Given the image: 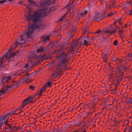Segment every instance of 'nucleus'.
<instances>
[{
	"label": "nucleus",
	"instance_id": "obj_46",
	"mask_svg": "<svg viewBox=\"0 0 132 132\" xmlns=\"http://www.w3.org/2000/svg\"><path fill=\"white\" fill-rule=\"evenodd\" d=\"M14 128H16L17 129H19L21 128V127L20 126H18L17 127H15Z\"/></svg>",
	"mask_w": 132,
	"mask_h": 132
},
{
	"label": "nucleus",
	"instance_id": "obj_2",
	"mask_svg": "<svg viewBox=\"0 0 132 132\" xmlns=\"http://www.w3.org/2000/svg\"><path fill=\"white\" fill-rule=\"evenodd\" d=\"M50 4L49 0H46L41 4L44 10H39L34 14V30L35 29H39L41 25L40 22L46 16L47 13L44 10H47V6Z\"/></svg>",
	"mask_w": 132,
	"mask_h": 132
},
{
	"label": "nucleus",
	"instance_id": "obj_60",
	"mask_svg": "<svg viewBox=\"0 0 132 132\" xmlns=\"http://www.w3.org/2000/svg\"><path fill=\"white\" fill-rule=\"evenodd\" d=\"M107 6H107V4L106 3H105V7L106 8L107 7Z\"/></svg>",
	"mask_w": 132,
	"mask_h": 132
},
{
	"label": "nucleus",
	"instance_id": "obj_45",
	"mask_svg": "<svg viewBox=\"0 0 132 132\" xmlns=\"http://www.w3.org/2000/svg\"><path fill=\"white\" fill-rule=\"evenodd\" d=\"M102 31H101L100 30H99V31H98L96 32L95 33V34H98V33H100V32H101Z\"/></svg>",
	"mask_w": 132,
	"mask_h": 132
},
{
	"label": "nucleus",
	"instance_id": "obj_35",
	"mask_svg": "<svg viewBox=\"0 0 132 132\" xmlns=\"http://www.w3.org/2000/svg\"><path fill=\"white\" fill-rule=\"evenodd\" d=\"M111 6L112 7H115V5L114 4V2H111Z\"/></svg>",
	"mask_w": 132,
	"mask_h": 132
},
{
	"label": "nucleus",
	"instance_id": "obj_40",
	"mask_svg": "<svg viewBox=\"0 0 132 132\" xmlns=\"http://www.w3.org/2000/svg\"><path fill=\"white\" fill-rule=\"evenodd\" d=\"M6 1V0H4V1L2 0L0 1V4H3L4 3L5 1Z\"/></svg>",
	"mask_w": 132,
	"mask_h": 132
},
{
	"label": "nucleus",
	"instance_id": "obj_3",
	"mask_svg": "<svg viewBox=\"0 0 132 132\" xmlns=\"http://www.w3.org/2000/svg\"><path fill=\"white\" fill-rule=\"evenodd\" d=\"M56 59L60 61L59 64L57 66L61 68L66 66V63L69 60V58L67 57V55L63 51H61L57 56Z\"/></svg>",
	"mask_w": 132,
	"mask_h": 132
},
{
	"label": "nucleus",
	"instance_id": "obj_31",
	"mask_svg": "<svg viewBox=\"0 0 132 132\" xmlns=\"http://www.w3.org/2000/svg\"><path fill=\"white\" fill-rule=\"evenodd\" d=\"M114 14V13L112 12L111 13L108 14L107 15L108 16H111Z\"/></svg>",
	"mask_w": 132,
	"mask_h": 132
},
{
	"label": "nucleus",
	"instance_id": "obj_21",
	"mask_svg": "<svg viewBox=\"0 0 132 132\" xmlns=\"http://www.w3.org/2000/svg\"><path fill=\"white\" fill-rule=\"evenodd\" d=\"M61 51H62L60 49H58L56 50L55 51V52L56 53H59H59H60Z\"/></svg>",
	"mask_w": 132,
	"mask_h": 132
},
{
	"label": "nucleus",
	"instance_id": "obj_64",
	"mask_svg": "<svg viewBox=\"0 0 132 132\" xmlns=\"http://www.w3.org/2000/svg\"><path fill=\"white\" fill-rule=\"evenodd\" d=\"M79 130H77L76 131H75V132H79Z\"/></svg>",
	"mask_w": 132,
	"mask_h": 132
},
{
	"label": "nucleus",
	"instance_id": "obj_50",
	"mask_svg": "<svg viewBox=\"0 0 132 132\" xmlns=\"http://www.w3.org/2000/svg\"><path fill=\"white\" fill-rule=\"evenodd\" d=\"M104 60L105 62H106L107 61V58L104 59Z\"/></svg>",
	"mask_w": 132,
	"mask_h": 132
},
{
	"label": "nucleus",
	"instance_id": "obj_48",
	"mask_svg": "<svg viewBox=\"0 0 132 132\" xmlns=\"http://www.w3.org/2000/svg\"><path fill=\"white\" fill-rule=\"evenodd\" d=\"M13 127H12L11 126H9V128H8L9 129H12L13 128Z\"/></svg>",
	"mask_w": 132,
	"mask_h": 132
},
{
	"label": "nucleus",
	"instance_id": "obj_1",
	"mask_svg": "<svg viewBox=\"0 0 132 132\" xmlns=\"http://www.w3.org/2000/svg\"><path fill=\"white\" fill-rule=\"evenodd\" d=\"M30 4L29 6V11L28 15L26 16V18L29 23L28 28L24 32L22 35L18 39L14 45H17L20 44H22L26 43V40L28 38L32 39L33 34V12H32L33 6V0H28ZM11 47V48L12 49V46Z\"/></svg>",
	"mask_w": 132,
	"mask_h": 132
},
{
	"label": "nucleus",
	"instance_id": "obj_30",
	"mask_svg": "<svg viewBox=\"0 0 132 132\" xmlns=\"http://www.w3.org/2000/svg\"><path fill=\"white\" fill-rule=\"evenodd\" d=\"M109 66H110V68H109V69L112 72L114 71L113 68V67L110 66V65H109Z\"/></svg>",
	"mask_w": 132,
	"mask_h": 132
},
{
	"label": "nucleus",
	"instance_id": "obj_13",
	"mask_svg": "<svg viewBox=\"0 0 132 132\" xmlns=\"http://www.w3.org/2000/svg\"><path fill=\"white\" fill-rule=\"evenodd\" d=\"M50 35L48 36H44L42 38L43 42L45 44H46L50 40L49 37L50 36Z\"/></svg>",
	"mask_w": 132,
	"mask_h": 132
},
{
	"label": "nucleus",
	"instance_id": "obj_47",
	"mask_svg": "<svg viewBox=\"0 0 132 132\" xmlns=\"http://www.w3.org/2000/svg\"><path fill=\"white\" fill-rule=\"evenodd\" d=\"M3 121H1L0 122V128L2 127L1 125L3 124Z\"/></svg>",
	"mask_w": 132,
	"mask_h": 132
},
{
	"label": "nucleus",
	"instance_id": "obj_5",
	"mask_svg": "<svg viewBox=\"0 0 132 132\" xmlns=\"http://www.w3.org/2000/svg\"><path fill=\"white\" fill-rule=\"evenodd\" d=\"M122 66L121 65L120 67L118 68V72L119 73V75L117 76L115 73L112 72L110 75V78H112L113 77L117 78L116 79H117L118 82L121 81L122 79L121 78L123 74V72L121 71V70L122 69Z\"/></svg>",
	"mask_w": 132,
	"mask_h": 132
},
{
	"label": "nucleus",
	"instance_id": "obj_22",
	"mask_svg": "<svg viewBox=\"0 0 132 132\" xmlns=\"http://www.w3.org/2000/svg\"><path fill=\"white\" fill-rule=\"evenodd\" d=\"M118 39L116 40L113 42V44L115 46L117 45L118 44Z\"/></svg>",
	"mask_w": 132,
	"mask_h": 132
},
{
	"label": "nucleus",
	"instance_id": "obj_36",
	"mask_svg": "<svg viewBox=\"0 0 132 132\" xmlns=\"http://www.w3.org/2000/svg\"><path fill=\"white\" fill-rule=\"evenodd\" d=\"M39 71H35V72H34V75H36L39 72Z\"/></svg>",
	"mask_w": 132,
	"mask_h": 132
},
{
	"label": "nucleus",
	"instance_id": "obj_11",
	"mask_svg": "<svg viewBox=\"0 0 132 132\" xmlns=\"http://www.w3.org/2000/svg\"><path fill=\"white\" fill-rule=\"evenodd\" d=\"M61 68L57 66L56 68V70L55 71V73H53L52 75V77L53 78H55L57 76L60 75V74L59 73L60 71V69Z\"/></svg>",
	"mask_w": 132,
	"mask_h": 132
},
{
	"label": "nucleus",
	"instance_id": "obj_57",
	"mask_svg": "<svg viewBox=\"0 0 132 132\" xmlns=\"http://www.w3.org/2000/svg\"><path fill=\"white\" fill-rule=\"evenodd\" d=\"M96 38V37H92V40H93L95 38Z\"/></svg>",
	"mask_w": 132,
	"mask_h": 132
},
{
	"label": "nucleus",
	"instance_id": "obj_62",
	"mask_svg": "<svg viewBox=\"0 0 132 132\" xmlns=\"http://www.w3.org/2000/svg\"><path fill=\"white\" fill-rule=\"evenodd\" d=\"M33 3H34V6L35 5V4H36V3H35V2H34H34H33Z\"/></svg>",
	"mask_w": 132,
	"mask_h": 132
},
{
	"label": "nucleus",
	"instance_id": "obj_16",
	"mask_svg": "<svg viewBox=\"0 0 132 132\" xmlns=\"http://www.w3.org/2000/svg\"><path fill=\"white\" fill-rule=\"evenodd\" d=\"M46 50L44 47H40L38 49L37 52L38 53H42L46 51Z\"/></svg>",
	"mask_w": 132,
	"mask_h": 132
},
{
	"label": "nucleus",
	"instance_id": "obj_58",
	"mask_svg": "<svg viewBox=\"0 0 132 132\" xmlns=\"http://www.w3.org/2000/svg\"><path fill=\"white\" fill-rule=\"evenodd\" d=\"M7 122H6V124L8 126H9V125H9V124H8L7 123Z\"/></svg>",
	"mask_w": 132,
	"mask_h": 132
},
{
	"label": "nucleus",
	"instance_id": "obj_59",
	"mask_svg": "<svg viewBox=\"0 0 132 132\" xmlns=\"http://www.w3.org/2000/svg\"><path fill=\"white\" fill-rule=\"evenodd\" d=\"M7 122H6V124L8 126H9V125H9V124H8L7 123Z\"/></svg>",
	"mask_w": 132,
	"mask_h": 132
},
{
	"label": "nucleus",
	"instance_id": "obj_18",
	"mask_svg": "<svg viewBox=\"0 0 132 132\" xmlns=\"http://www.w3.org/2000/svg\"><path fill=\"white\" fill-rule=\"evenodd\" d=\"M88 12L87 10H85L81 13L80 15L81 16L84 17L85 16V15Z\"/></svg>",
	"mask_w": 132,
	"mask_h": 132
},
{
	"label": "nucleus",
	"instance_id": "obj_42",
	"mask_svg": "<svg viewBox=\"0 0 132 132\" xmlns=\"http://www.w3.org/2000/svg\"><path fill=\"white\" fill-rule=\"evenodd\" d=\"M103 59L107 58L106 55H104L103 56Z\"/></svg>",
	"mask_w": 132,
	"mask_h": 132
},
{
	"label": "nucleus",
	"instance_id": "obj_7",
	"mask_svg": "<svg viewBox=\"0 0 132 132\" xmlns=\"http://www.w3.org/2000/svg\"><path fill=\"white\" fill-rule=\"evenodd\" d=\"M118 29L117 27L114 28L113 27L112 25L109 26L108 28L105 31V32L107 33H109L110 34L109 36L113 34L115 32L116 30Z\"/></svg>",
	"mask_w": 132,
	"mask_h": 132
},
{
	"label": "nucleus",
	"instance_id": "obj_14",
	"mask_svg": "<svg viewBox=\"0 0 132 132\" xmlns=\"http://www.w3.org/2000/svg\"><path fill=\"white\" fill-rule=\"evenodd\" d=\"M9 114H8L4 116L2 118H0V121H1L2 120H4L5 119V122H7V119L9 118Z\"/></svg>",
	"mask_w": 132,
	"mask_h": 132
},
{
	"label": "nucleus",
	"instance_id": "obj_49",
	"mask_svg": "<svg viewBox=\"0 0 132 132\" xmlns=\"http://www.w3.org/2000/svg\"><path fill=\"white\" fill-rule=\"evenodd\" d=\"M46 89V88L45 87H44L42 88V91H45Z\"/></svg>",
	"mask_w": 132,
	"mask_h": 132
},
{
	"label": "nucleus",
	"instance_id": "obj_41",
	"mask_svg": "<svg viewBox=\"0 0 132 132\" xmlns=\"http://www.w3.org/2000/svg\"><path fill=\"white\" fill-rule=\"evenodd\" d=\"M29 88L31 89L32 90H33V86L32 85H30L29 86Z\"/></svg>",
	"mask_w": 132,
	"mask_h": 132
},
{
	"label": "nucleus",
	"instance_id": "obj_27",
	"mask_svg": "<svg viewBox=\"0 0 132 132\" xmlns=\"http://www.w3.org/2000/svg\"><path fill=\"white\" fill-rule=\"evenodd\" d=\"M74 47L71 45V46L69 47V50L71 52L73 50Z\"/></svg>",
	"mask_w": 132,
	"mask_h": 132
},
{
	"label": "nucleus",
	"instance_id": "obj_9",
	"mask_svg": "<svg viewBox=\"0 0 132 132\" xmlns=\"http://www.w3.org/2000/svg\"><path fill=\"white\" fill-rule=\"evenodd\" d=\"M33 96H30L23 101V104L27 105L29 103H32L33 102Z\"/></svg>",
	"mask_w": 132,
	"mask_h": 132
},
{
	"label": "nucleus",
	"instance_id": "obj_19",
	"mask_svg": "<svg viewBox=\"0 0 132 132\" xmlns=\"http://www.w3.org/2000/svg\"><path fill=\"white\" fill-rule=\"evenodd\" d=\"M19 82H14L13 84V85L12 86L13 87H17L19 86Z\"/></svg>",
	"mask_w": 132,
	"mask_h": 132
},
{
	"label": "nucleus",
	"instance_id": "obj_33",
	"mask_svg": "<svg viewBox=\"0 0 132 132\" xmlns=\"http://www.w3.org/2000/svg\"><path fill=\"white\" fill-rule=\"evenodd\" d=\"M131 100V98L129 99V100L127 101V103L129 104L132 103V102Z\"/></svg>",
	"mask_w": 132,
	"mask_h": 132
},
{
	"label": "nucleus",
	"instance_id": "obj_26",
	"mask_svg": "<svg viewBox=\"0 0 132 132\" xmlns=\"http://www.w3.org/2000/svg\"><path fill=\"white\" fill-rule=\"evenodd\" d=\"M128 13L130 15H132V9L128 10Z\"/></svg>",
	"mask_w": 132,
	"mask_h": 132
},
{
	"label": "nucleus",
	"instance_id": "obj_25",
	"mask_svg": "<svg viewBox=\"0 0 132 132\" xmlns=\"http://www.w3.org/2000/svg\"><path fill=\"white\" fill-rule=\"evenodd\" d=\"M52 82L51 81H48L47 83V87H50L51 86Z\"/></svg>",
	"mask_w": 132,
	"mask_h": 132
},
{
	"label": "nucleus",
	"instance_id": "obj_51",
	"mask_svg": "<svg viewBox=\"0 0 132 132\" xmlns=\"http://www.w3.org/2000/svg\"><path fill=\"white\" fill-rule=\"evenodd\" d=\"M96 37H98V38H101V37H100V36H99H99H97L96 37Z\"/></svg>",
	"mask_w": 132,
	"mask_h": 132
},
{
	"label": "nucleus",
	"instance_id": "obj_24",
	"mask_svg": "<svg viewBox=\"0 0 132 132\" xmlns=\"http://www.w3.org/2000/svg\"><path fill=\"white\" fill-rule=\"evenodd\" d=\"M77 45V42H75L73 43H72L71 44V46L73 47H74L76 46Z\"/></svg>",
	"mask_w": 132,
	"mask_h": 132
},
{
	"label": "nucleus",
	"instance_id": "obj_56",
	"mask_svg": "<svg viewBox=\"0 0 132 132\" xmlns=\"http://www.w3.org/2000/svg\"><path fill=\"white\" fill-rule=\"evenodd\" d=\"M73 10H74V11H73V13H74V12H75V11L74 10L75 9H75V7H73Z\"/></svg>",
	"mask_w": 132,
	"mask_h": 132
},
{
	"label": "nucleus",
	"instance_id": "obj_29",
	"mask_svg": "<svg viewBox=\"0 0 132 132\" xmlns=\"http://www.w3.org/2000/svg\"><path fill=\"white\" fill-rule=\"evenodd\" d=\"M12 78V77L11 76H6V80H10V79H11Z\"/></svg>",
	"mask_w": 132,
	"mask_h": 132
},
{
	"label": "nucleus",
	"instance_id": "obj_39",
	"mask_svg": "<svg viewBox=\"0 0 132 132\" xmlns=\"http://www.w3.org/2000/svg\"><path fill=\"white\" fill-rule=\"evenodd\" d=\"M36 118H35L34 119V125L35 126V128H37V126H36V124L34 123L35 121H36Z\"/></svg>",
	"mask_w": 132,
	"mask_h": 132
},
{
	"label": "nucleus",
	"instance_id": "obj_17",
	"mask_svg": "<svg viewBox=\"0 0 132 132\" xmlns=\"http://www.w3.org/2000/svg\"><path fill=\"white\" fill-rule=\"evenodd\" d=\"M84 45H86L87 47L89 43V40L88 38L85 37L84 39Z\"/></svg>",
	"mask_w": 132,
	"mask_h": 132
},
{
	"label": "nucleus",
	"instance_id": "obj_28",
	"mask_svg": "<svg viewBox=\"0 0 132 132\" xmlns=\"http://www.w3.org/2000/svg\"><path fill=\"white\" fill-rule=\"evenodd\" d=\"M122 18H120L117 20V22L120 24H122V23L120 22L121 20H122Z\"/></svg>",
	"mask_w": 132,
	"mask_h": 132
},
{
	"label": "nucleus",
	"instance_id": "obj_55",
	"mask_svg": "<svg viewBox=\"0 0 132 132\" xmlns=\"http://www.w3.org/2000/svg\"><path fill=\"white\" fill-rule=\"evenodd\" d=\"M122 69H125L126 67L125 66H122Z\"/></svg>",
	"mask_w": 132,
	"mask_h": 132
},
{
	"label": "nucleus",
	"instance_id": "obj_15",
	"mask_svg": "<svg viewBox=\"0 0 132 132\" xmlns=\"http://www.w3.org/2000/svg\"><path fill=\"white\" fill-rule=\"evenodd\" d=\"M13 88V86H8V87H6V89L4 91H3L4 88H3V89H2L3 90L1 92H2L3 93L2 94H3L7 92L10 90L11 88Z\"/></svg>",
	"mask_w": 132,
	"mask_h": 132
},
{
	"label": "nucleus",
	"instance_id": "obj_38",
	"mask_svg": "<svg viewBox=\"0 0 132 132\" xmlns=\"http://www.w3.org/2000/svg\"><path fill=\"white\" fill-rule=\"evenodd\" d=\"M123 29H119V34L121 33H123Z\"/></svg>",
	"mask_w": 132,
	"mask_h": 132
},
{
	"label": "nucleus",
	"instance_id": "obj_37",
	"mask_svg": "<svg viewBox=\"0 0 132 132\" xmlns=\"http://www.w3.org/2000/svg\"><path fill=\"white\" fill-rule=\"evenodd\" d=\"M26 105H24L23 104H23L20 107V108H22L24 107V106Z\"/></svg>",
	"mask_w": 132,
	"mask_h": 132
},
{
	"label": "nucleus",
	"instance_id": "obj_4",
	"mask_svg": "<svg viewBox=\"0 0 132 132\" xmlns=\"http://www.w3.org/2000/svg\"><path fill=\"white\" fill-rule=\"evenodd\" d=\"M15 54V53H13L11 52L9 50L5 55L4 56L0 58V70H1L5 66V65L3 64L4 63V58L5 57L9 59H12L14 57Z\"/></svg>",
	"mask_w": 132,
	"mask_h": 132
},
{
	"label": "nucleus",
	"instance_id": "obj_10",
	"mask_svg": "<svg viewBox=\"0 0 132 132\" xmlns=\"http://www.w3.org/2000/svg\"><path fill=\"white\" fill-rule=\"evenodd\" d=\"M33 58L32 57H30L28 60V63L25 66L26 68L29 67L30 68H31L33 66Z\"/></svg>",
	"mask_w": 132,
	"mask_h": 132
},
{
	"label": "nucleus",
	"instance_id": "obj_43",
	"mask_svg": "<svg viewBox=\"0 0 132 132\" xmlns=\"http://www.w3.org/2000/svg\"><path fill=\"white\" fill-rule=\"evenodd\" d=\"M9 114H10H10H15V112L14 111H13L10 112Z\"/></svg>",
	"mask_w": 132,
	"mask_h": 132
},
{
	"label": "nucleus",
	"instance_id": "obj_34",
	"mask_svg": "<svg viewBox=\"0 0 132 132\" xmlns=\"http://www.w3.org/2000/svg\"><path fill=\"white\" fill-rule=\"evenodd\" d=\"M119 34L120 35V37L122 38L124 36V35L123 33H119Z\"/></svg>",
	"mask_w": 132,
	"mask_h": 132
},
{
	"label": "nucleus",
	"instance_id": "obj_61",
	"mask_svg": "<svg viewBox=\"0 0 132 132\" xmlns=\"http://www.w3.org/2000/svg\"><path fill=\"white\" fill-rule=\"evenodd\" d=\"M77 126H79L80 125L79 123L77 124Z\"/></svg>",
	"mask_w": 132,
	"mask_h": 132
},
{
	"label": "nucleus",
	"instance_id": "obj_52",
	"mask_svg": "<svg viewBox=\"0 0 132 132\" xmlns=\"http://www.w3.org/2000/svg\"><path fill=\"white\" fill-rule=\"evenodd\" d=\"M106 11H107L106 10L105 11H104V12L102 14H105L106 13Z\"/></svg>",
	"mask_w": 132,
	"mask_h": 132
},
{
	"label": "nucleus",
	"instance_id": "obj_63",
	"mask_svg": "<svg viewBox=\"0 0 132 132\" xmlns=\"http://www.w3.org/2000/svg\"><path fill=\"white\" fill-rule=\"evenodd\" d=\"M132 131V128H131V129L130 130V131Z\"/></svg>",
	"mask_w": 132,
	"mask_h": 132
},
{
	"label": "nucleus",
	"instance_id": "obj_8",
	"mask_svg": "<svg viewBox=\"0 0 132 132\" xmlns=\"http://www.w3.org/2000/svg\"><path fill=\"white\" fill-rule=\"evenodd\" d=\"M102 14L100 13L94 14L93 15V19L96 21H99L104 18L102 17Z\"/></svg>",
	"mask_w": 132,
	"mask_h": 132
},
{
	"label": "nucleus",
	"instance_id": "obj_44",
	"mask_svg": "<svg viewBox=\"0 0 132 132\" xmlns=\"http://www.w3.org/2000/svg\"><path fill=\"white\" fill-rule=\"evenodd\" d=\"M64 22H65V24H64V25H66L68 23V21L67 20H65L64 21Z\"/></svg>",
	"mask_w": 132,
	"mask_h": 132
},
{
	"label": "nucleus",
	"instance_id": "obj_54",
	"mask_svg": "<svg viewBox=\"0 0 132 132\" xmlns=\"http://www.w3.org/2000/svg\"><path fill=\"white\" fill-rule=\"evenodd\" d=\"M92 114V113L91 112H89L88 113V115H91Z\"/></svg>",
	"mask_w": 132,
	"mask_h": 132
},
{
	"label": "nucleus",
	"instance_id": "obj_23",
	"mask_svg": "<svg viewBox=\"0 0 132 132\" xmlns=\"http://www.w3.org/2000/svg\"><path fill=\"white\" fill-rule=\"evenodd\" d=\"M112 60L114 61H116L118 59V58L117 57H114L113 56L112 57Z\"/></svg>",
	"mask_w": 132,
	"mask_h": 132
},
{
	"label": "nucleus",
	"instance_id": "obj_32",
	"mask_svg": "<svg viewBox=\"0 0 132 132\" xmlns=\"http://www.w3.org/2000/svg\"><path fill=\"white\" fill-rule=\"evenodd\" d=\"M65 15H64L62 17H61L60 19V20L61 21H63L65 18Z\"/></svg>",
	"mask_w": 132,
	"mask_h": 132
},
{
	"label": "nucleus",
	"instance_id": "obj_20",
	"mask_svg": "<svg viewBox=\"0 0 132 132\" xmlns=\"http://www.w3.org/2000/svg\"><path fill=\"white\" fill-rule=\"evenodd\" d=\"M104 31H102L101 32V34L99 35V36H100V37H101V38H103V39H105V38L103 37V36L105 34L104 32Z\"/></svg>",
	"mask_w": 132,
	"mask_h": 132
},
{
	"label": "nucleus",
	"instance_id": "obj_6",
	"mask_svg": "<svg viewBox=\"0 0 132 132\" xmlns=\"http://www.w3.org/2000/svg\"><path fill=\"white\" fill-rule=\"evenodd\" d=\"M76 26H72V28L67 33V34L69 35L67 38L68 40H69L73 36L74 34V31L76 30Z\"/></svg>",
	"mask_w": 132,
	"mask_h": 132
},
{
	"label": "nucleus",
	"instance_id": "obj_12",
	"mask_svg": "<svg viewBox=\"0 0 132 132\" xmlns=\"http://www.w3.org/2000/svg\"><path fill=\"white\" fill-rule=\"evenodd\" d=\"M46 56L45 55H43L42 57H39V61H38V62L37 63H35L34 62V66L35 65L36 66L38 64L40 63V61L43 60L45 59L46 58Z\"/></svg>",
	"mask_w": 132,
	"mask_h": 132
},
{
	"label": "nucleus",
	"instance_id": "obj_53",
	"mask_svg": "<svg viewBox=\"0 0 132 132\" xmlns=\"http://www.w3.org/2000/svg\"><path fill=\"white\" fill-rule=\"evenodd\" d=\"M31 70H32L31 69H30V68H29V69H28V72H29V71H30Z\"/></svg>",
	"mask_w": 132,
	"mask_h": 132
}]
</instances>
